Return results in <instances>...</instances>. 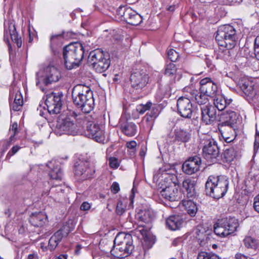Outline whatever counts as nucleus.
I'll use <instances>...</instances> for the list:
<instances>
[{
  "mask_svg": "<svg viewBox=\"0 0 259 259\" xmlns=\"http://www.w3.org/2000/svg\"><path fill=\"white\" fill-rule=\"evenodd\" d=\"M73 103L84 113L90 112L94 107L93 93L88 86L78 84L72 89Z\"/></svg>",
  "mask_w": 259,
  "mask_h": 259,
  "instance_id": "1",
  "label": "nucleus"
},
{
  "mask_svg": "<svg viewBox=\"0 0 259 259\" xmlns=\"http://www.w3.org/2000/svg\"><path fill=\"white\" fill-rule=\"evenodd\" d=\"M114 244L111 253L119 258H124L131 254L135 247L132 235L123 232L119 233L116 235Z\"/></svg>",
  "mask_w": 259,
  "mask_h": 259,
  "instance_id": "2",
  "label": "nucleus"
},
{
  "mask_svg": "<svg viewBox=\"0 0 259 259\" xmlns=\"http://www.w3.org/2000/svg\"><path fill=\"white\" fill-rule=\"evenodd\" d=\"M229 183L226 176H210L205 183L206 194L214 199H220L227 192Z\"/></svg>",
  "mask_w": 259,
  "mask_h": 259,
  "instance_id": "3",
  "label": "nucleus"
},
{
  "mask_svg": "<svg viewBox=\"0 0 259 259\" xmlns=\"http://www.w3.org/2000/svg\"><path fill=\"white\" fill-rule=\"evenodd\" d=\"M84 49L80 42L70 44L64 47L63 56L67 69L71 70L79 66L84 56Z\"/></svg>",
  "mask_w": 259,
  "mask_h": 259,
  "instance_id": "4",
  "label": "nucleus"
},
{
  "mask_svg": "<svg viewBox=\"0 0 259 259\" xmlns=\"http://www.w3.org/2000/svg\"><path fill=\"white\" fill-rule=\"evenodd\" d=\"M222 120L218 124V128L226 143H230L234 139V126L238 119V115L233 111L227 110L221 115Z\"/></svg>",
  "mask_w": 259,
  "mask_h": 259,
  "instance_id": "5",
  "label": "nucleus"
},
{
  "mask_svg": "<svg viewBox=\"0 0 259 259\" xmlns=\"http://www.w3.org/2000/svg\"><path fill=\"white\" fill-rule=\"evenodd\" d=\"M215 40L219 46L230 50L234 48L237 41L236 31L230 25L220 26L215 35Z\"/></svg>",
  "mask_w": 259,
  "mask_h": 259,
  "instance_id": "6",
  "label": "nucleus"
},
{
  "mask_svg": "<svg viewBox=\"0 0 259 259\" xmlns=\"http://www.w3.org/2000/svg\"><path fill=\"white\" fill-rule=\"evenodd\" d=\"M239 226L238 220L235 217H226L219 219L214 224V233L221 237H226L237 231Z\"/></svg>",
  "mask_w": 259,
  "mask_h": 259,
  "instance_id": "7",
  "label": "nucleus"
},
{
  "mask_svg": "<svg viewBox=\"0 0 259 259\" xmlns=\"http://www.w3.org/2000/svg\"><path fill=\"white\" fill-rule=\"evenodd\" d=\"M60 77V72L56 67L48 66L36 73V85L43 91L42 84L48 85L56 82Z\"/></svg>",
  "mask_w": 259,
  "mask_h": 259,
  "instance_id": "8",
  "label": "nucleus"
},
{
  "mask_svg": "<svg viewBox=\"0 0 259 259\" xmlns=\"http://www.w3.org/2000/svg\"><path fill=\"white\" fill-rule=\"evenodd\" d=\"M88 61L99 73L105 72L110 65L109 55L100 50L91 51L88 56Z\"/></svg>",
  "mask_w": 259,
  "mask_h": 259,
  "instance_id": "9",
  "label": "nucleus"
},
{
  "mask_svg": "<svg viewBox=\"0 0 259 259\" xmlns=\"http://www.w3.org/2000/svg\"><path fill=\"white\" fill-rule=\"evenodd\" d=\"M76 117L77 116L74 113L66 116H60L56 126L60 134L72 135L76 134L78 130V125L76 122L80 119Z\"/></svg>",
  "mask_w": 259,
  "mask_h": 259,
  "instance_id": "10",
  "label": "nucleus"
},
{
  "mask_svg": "<svg viewBox=\"0 0 259 259\" xmlns=\"http://www.w3.org/2000/svg\"><path fill=\"white\" fill-rule=\"evenodd\" d=\"M74 226L71 222L66 223L60 229L57 231L49 239L48 248L50 250H54L61 241L63 237L66 236L73 231Z\"/></svg>",
  "mask_w": 259,
  "mask_h": 259,
  "instance_id": "11",
  "label": "nucleus"
},
{
  "mask_svg": "<svg viewBox=\"0 0 259 259\" xmlns=\"http://www.w3.org/2000/svg\"><path fill=\"white\" fill-rule=\"evenodd\" d=\"M62 94L52 92L46 96L45 104L50 114H56L60 113L62 107Z\"/></svg>",
  "mask_w": 259,
  "mask_h": 259,
  "instance_id": "12",
  "label": "nucleus"
},
{
  "mask_svg": "<svg viewBox=\"0 0 259 259\" xmlns=\"http://www.w3.org/2000/svg\"><path fill=\"white\" fill-rule=\"evenodd\" d=\"M203 148L204 157L208 161L213 162L219 156L220 151L215 141L213 139L207 140Z\"/></svg>",
  "mask_w": 259,
  "mask_h": 259,
  "instance_id": "13",
  "label": "nucleus"
},
{
  "mask_svg": "<svg viewBox=\"0 0 259 259\" xmlns=\"http://www.w3.org/2000/svg\"><path fill=\"white\" fill-rule=\"evenodd\" d=\"M95 172V170L94 166L88 161H81L79 163L75 165V175L81 176L83 179L91 178Z\"/></svg>",
  "mask_w": 259,
  "mask_h": 259,
  "instance_id": "14",
  "label": "nucleus"
},
{
  "mask_svg": "<svg viewBox=\"0 0 259 259\" xmlns=\"http://www.w3.org/2000/svg\"><path fill=\"white\" fill-rule=\"evenodd\" d=\"M201 119L206 124H211L217 119V110L210 104L201 106Z\"/></svg>",
  "mask_w": 259,
  "mask_h": 259,
  "instance_id": "15",
  "label": "nucleus"
},
{
  "mask_svg": "<svg viewBox=\"0 0 259 259\" xmlns=\"http://www.w3.org/2000/svg\"><path fill=\"white\" fill-rule=\"evenodd\" d=\"M200 91L208 96L213 98L217 96L218 93L217 85L210 78L206 77L200 81Z\"/></svg>",
  "mask_w": 259,
  "mask_h": 259,
  "instance_id": "16",
  "label": "nucleus"
},
{
  "mask_svg": "<svg viewBox=\"0 0 259 259\" xmlns=\"http://www.w3.org/2000/svg\"><path fill=\"white\" fill-rule=\"evenodd\" d=\"M179 114L182 117L190 119L192 114V105L188 95L179 97Z\"/></svg>",
  "mask_w": 259,
  "mask_h": 259,
  "instance_id": "17",
  "label": "nucleus"
},
{
  "mask_svg": "<svg viewBox=\"0 0 259 259\" xmlns=\"http://www.w3.org/2000/svg\"><path fill=\"white\" fill-rule=\"evenodd\" d=\"M201 159L198 156L189 158L182 165L183 171L187 175H192L199 169Z\"/></svg>",
  "mask_w": 259,
  "mask_h": 259,
  "instance_id": "18",
  "label": "nucleus"
},
{
  "mask_svg": "<svg viewBox=\"0 0 259 259\" xmlns=\"http://www.w3.org/2000/svg\"><path fill=\"white\" fill-rule=\"evenodd\" d=\"M149 76L144 72H136L131 75L132 85L136 89H142L146 86L148 82Z\"/></svg>",
  "mask_w": 259,
  "mask_h": 259,
  "instance_id": "19",
  "label": "nucleus"
},
{
  "mask_svg": "<svg viewBox=\"0 0 259 259\" xmlns=\"http://www.w3.org/2000/svg\"><path fill=\"white\" fill-rule=\"evenodd\" d=\"M119 124L122 132L126 136L132 137L136 135L137 127L134 123L128 122L125 119L122 118L120 119Z\"/></svg>",
  "mask_w": 259,
  "mask_h": 259,
  "instance_id": "20",
  "label": "nucleus"
},
{
  "mask_svg": "<svg viewBox=\"0 0 259 259\" xmlns=\"http://www.w3.org/2000/svg\"><path fill=\"white\" fill-rule=\"evenodd\" d=\"M47 165L51 169L49 174L50 177L54 180H61L63 174L59 162L53 160Z\"/></svg>",
  "mask_w": 259,
  "mask_h": 259,
  "instance_id": "21",
  "label": "nucleus"
},
{
  "mask_svg": "<svg viewBox=\"0 0 259 259\" xmlns=\"http://www.w3.org/2000/svg\"><path fill=\"white\" fill-rule=\"evenodd\" d=\"M29 222L34 227H42L47 222V216L42 212L32 213L30 216Z\"/></svg>",
  "mask_w": 259,
  "mask_h": 259,
  "instance_id": "22",
  "label": "nucleus"
},
{
  "mask_svg": "<svg viewBox=\"0 0 259 259\" xmlns=\"http://www.w3.org/2000/svg\"><path fill=\"white\" fill-rule=\"evenodd\" d=\"M142 16L130 8H127L125 13V21L132 25H138L142 22Z\"/></svg>",
  "mask_w": 259,
  "mask_h": 259,
  "instance_id": "23",
  "label": "nucleus"
},
{
  "mask_svg": "<svg viewBox=\"0 0 259 259\" xmlns=\"http://www.w3.org/2000/svg\"><path fill=\"white\" fill-rule=\"evenodd\" d=\"M213 98L214 107L215 108H217L219 111L224 110L232 102V99H228L222 95H217Z\"/></svg>",
  "mask_w": 259,
  "mask_h": 259,
  "instance_id": "24",
  "label": "nucleus"
},
{
  "mask_svg": "<svg viewBox=\"0 0 259 259\" xmlns=\"http://www.w3.org/2000/svg\"><path fill=\"white\" fill-rule=\"evenodd\" d=\"M5 35H10L12 40L16 44L18 48H20L22 46V40L20 37H19L16 31L14 25L11 24L9 25L8 29L5 30Z\"/></svg>",
  "mask_w": 259,
  "mask_h": 259,
  "instance_id": "25",
  "label": "nucleus"
},
{
  "mask_svg": "<svg viewBox=\"0 0 259 259\" xmlns=\"http://www.w3.org/2000/svg\"><path fill=\"white\" fill-rule=\"evenodd\" d=\"M191 119H187L185 127L181 128L179 131V140L182 142H188L191 138Z\"/></svg>",
  "mask_w": 259,
  "mask_h": 259,
  "instance_id": "26",
  "label": "nucleus"
},
{
  "mask_svg": "<svg viewBox=\"0 0 259 259\" xmlns=\"http://www.w3.org/2000/svg\"><path fill=\"white\" fill-rule=\"evenodd\" d=\"M101 116H95V117L93 118L94 121L92 122L89 123V124L87 125V134L89 138H92L93 139H95V134L100 129V127L97 124L95 123V121H98L100 120V118H101Z\"/></svg>",
  "mask_w": 259,
  "mask_h": 259,
  "instance_id": "27",
  "label": "nucleus"
},
{
  "mask_svg": "<svg viewBox=\"0 0 259 259\" xmlns=\"http://www.w3.org/2000/svg\"><path fill=\"white\" fill-rule=\"evenodd\" d=\"M182 205L191 217L195 215L197 208L196 204L193 201L190 199H184L182 201Z\"/></svg>",
  "mask_w": 259,
  "mask_h": 259,
  "instance_id": "28",
  "label": "nucleus"
},
{
  "mask_svg": "<svg viewBox=\"0 0 259 259\" xmlns=\"http://www.w3.org/2000/svg\"><path fill=\"white\" fill-rule=\"evenodd\" d=\"M194 181L188 178L185 179L182 183V188L187 192L186 195L188 198L192 197L194 194Z\"/></svg>",
  "mask_w": 259,
  "mask_h": 259,
  "instance_id": "29",
  "label": "nucleus"
},
{
  "mask_svg": "<svg viewBox=\"0 0 259 259\" xmlns=\"http://www.w3.org/2000/svg\"><path fill=\"white\" fill-rule=\"evenodd\" d=\"M192 96L195 99L196 102L201 106L210 104L207 98L208 96L201 91L198 92V91H195L192 92Z\"/></svg>",
  "mask_w": 259,
  "mask_h": 259,
  "instance_id": "30",
  "label": "nucleus"
},
{
  "mask_svg": "<svg viewBox=\"0 0 259 259\" xmlns=\"http://www.w3.org/2000/svg\"><path fill=\"white\" fill-rule=\"evenodd\" d=\"M23 105V100L21 93L17 91L14 102L10 104V108L15 111H19Z\"/></svg>",
  "mask_w": 259,
  "mask_h": 259,
  "instance_id": "31",
  "label": "nucleus"
},
{
  "mask_svg": "<svg viewBox=\"0 0 259 259\" xmlns=\"http://www.w3.org/2000/svg\"><path fill=\"white\" fill-rule=\"evenodd\" d=\"M139 223H145L148 225L152 220V215L148 210H141L137 215Z\"/></svg>",
  "mask_w": 259,
  "mask_h": 259,
  "instance_id": "32",
  "label": "nucleus"
},
{
  "mask_svg": "<svg viewBox=\"0 0 259 259\" xmlns=\"http://www.w3.org/2000/svg\"><path fill=\"white\" fill-rule=\"evenodd\" d=\"M167 227L171 231H176L178 229V215H171L166 220Z\"/></svg>",
  "mask_w": 259,
  "mask_h": 259,
  "instance_id": "33",
  "label": "nucleus"
},
{
  "mask_svg": "<svg viewBox=\"0 0 259 259\" xmlns=\"http://www.w3.org/2000/svg\"><path fill=\"white\" fill-rule=\"evenodd\" d=\"M128 202L127 198H122L118 200L116 208L117 214L122 215L125 212Z\"/></svg>",
  "mask_w": 259,
  "mask_h": 259,
  "instance_id": "34",
  "label": "nucleus"
},
{
  "mask_svg": "<svg viewBox=\"0 0 259 259\" xmlns=\"http://www.w3.org/2000/svg\"><path fill=\"white\" fill-rule=\"evenodd\" d=\"M240 84V88L244 93L247 96H251L254 94V89L252 83L248 80L244 81Z\"/></svg>",
  "mask_w": 259,
  "mask_h": 259,
  "instance_id": "35",
  "label": "nucleus"
},
{
  "mask_svg": "<svg viewBox=\"0 0 259 259\" xmlns=\"http://www.w3.org/2000/svg\"><path fill=\"white\" fill-rule=\"evenodd\" d=\"M163 191L166 192L165 197L166 199L168 200L170 202H177L178 194V188L177 187L172 190V192H171L169 188H168V190H165Z\"/></svg>",
  "mask_w": 259,
  "mask_h": 259,
  "instance_id": "36",
  "label": "nucleus"
},
{
  "mask_svg": "<svg viewBox=\"0 0 259 259\" xmlns=\"http://www.w3.org/2000/svg\"><path fill=\"white\" fill-rule=\"evenodd\" d=\"M243 241L245 246L247 248L256 249L257 246V241L250 236L246 237Z\"/></svg>",
  "mask_w": 259,
  "mask_h": 259,
  "instance_id": "37",
  "label": "nucleus"
},
{
  "mask_svg": "<svg viewBox=\"0 0 259 259\" xmlns=\"http://www.w3.org/2000/svg\"><path fill=\"white\" fill-rule=\"evenodd\" d=\"M235 151L233 148L226 149L224 152V157L227 162H231L235 157Z\"/></svg>",
  "mask_w": 259,
  "mask_h": 259,
  "instance_id": "38",
  "label": "nucleus"
},
{
  "mask_svg": "<svg viewBox=\"0 0 259 259\" xmlns=\"http://www.w3.org/2000/svg\"><path fill=\"white\" fill-rule=\"evenodd\" d=\"M197 259H220V258L214 253L201 251L198 253Z\"/></svg>",
  "mask_w": 259,
  "mask_h": 259,
  "instance_id": "39",
  "label": "nucleus"
},
{
  "mask_svg": "<svg viewBox=\"0 0 259 259\" xmlns=\"http://www.w3.org/2000/svg\"><path fill=\"white\" fill-rule=\"evenodd\" d=\"M151 227L149 225H146L143 223H139L138 226L136 229L137 232H140L143 237L148 235L150 233V229Z\"/></svg>",
  "mask_w": 259,
  "mask_h": 259,
  "instance_id": "40",
  "label": "nucleus"
},
{
  "mask_svg": "<svg viewBox=\"0 0 259 259\" xmlns=\"http://www.w3.org/2000/svg\"><path fill=\"white\" fill-rule=\"evenodd\" d=\"M144 242V246H145L147 248H150L152 247L153 245L155 243V238L154 236L150 234H148V235L145 236L143 237Z\"/></svg>",
  "mask_w": 259,
  "mask_h": 259,
  "instance_id": "41",
  "label": "nucleus"
},
{
  "mask_svg": "<svg viewBox=\"0 0 259 259\" xmlns=\"http://www.w3.org/2000/svg\"><path fill=\"white\" fill-rule=\"evenodd\" d=\"M152 106L151 102H148L146 104H140L137 106L136 110L140 114H144L146 111L148 110Z\"/></svg>",
  "mask_w": 259,
  "mask_h": 259,
  "instance_id": "42",
  "label": "nucleus"
},
{
  "mask_svg": "<svg viewBox=\"0 0 259 259\" xmlns=\"http://www.w3.org/2000/svg\"><path fill=\"white\" fill-rule=\"evenodd\" d=\"M177 70V66L174 63V62L169 63L165 69V74L168 75H171L176 73Z\"/></svg>",
  "mask_w": 259,
  "mask_h": 259,
  "instance_id": "43",
  "label": "nucleus"
},
{
  "mask_svg": "<svg viewBox=\"0 0 259 259\" xmlns=\"http://www.w3.org/2000/svg\"><path fill=\"white\" fill-rule=\"evenodd\" d=\"M63 37L61 34L54 35L50 38V46L53 48L56 45H58L62 40Z\"/></svg>",
  "mask_w": 259,
  "mask_h": 259,
  "instance_id": "44",
  "label": "nucleus"
},
{
  "mask_svg": "<svg viewBox=\"0 0 259 259\" xmlns=\"http://www.w3.org/2000/svg\"><path fill=\"white\" fill-rule=\"evenodd\" d=\"M95 135V141L99 143H103L105 140L104 132L101 127L96 133Z\"/></svg>",
  "mask_w": 259,
  "mask_h": 259,
  "instance_id": "45",
  "label": "nucleus"
},
{
  "mask_svg": "<svg viewBox=\"0 0 259 259\" xmlns=\"http://www.w3.org/2000/svg\"><path fill=\"white\" fill-rule=\"evenodd\" d=\"M167 56L171 62H175L178 59V53L172 49L168 50Z\"/></svg>",
  "mask_w": 259,
  "mask_h": 259,
  "instance_id": "46",
  "label": "nucleus"
},
{
  "mask_svg": "<svg viewBox=\"0 0 259 259\" xmlns=\"http://www.w3.org/2000/svg\"><path fill=\"white\" fill-rule=\"evenodd\" d=\"M126 146L128 148V149L130 150V154L131 155H134L136 152V148L137 146L136 142L135 141H131L130 142H128L126 144Z\"/></svg>",
  "mask_w": 259,
  "mask_h": 259,
  "instance_id": "47",
  "label": "nucleus"
},
{
  "mask_svg": "<svg viewBox=\"0 0 259 259\" xmlns=\"http://www.w3.org/2000/svg\"><path fill=\"white\" fill-rule=\"evenodd\" d=\"M12 141L13 140H11L10 139H9V140H3L0 142V147H1V150L3 153L8 149Z\"/></svg>",
  "mask_w": 259,
  "mask_h": 259,
  "instance_id": "48",
  "label": "nucleus"
},
{
  "mask_svg": "<svg viewBox=\"0 0 259 259\" xmlns=\"http://www.w3.org/2000/svg\"><path fill=\"white\" fill-rule=\"evenodd\" d=\"M254 52L256 58L259 60V37H256L254 41Z\"/></svg>",
  "mask_w": 259,
  "mask_h": 259,
  "instance_id": "49",
  "label": "nucleus"
},
{
  "mask_svg": "<svg viewBox=\"0 0 259 259\" xmlns=\"http://www.w3.org/2000/svg\"><path fill=\"white\" fill-rule=\"evenodd\" d=\"M18 125L16 122L13 123L10 126V133L11 134V136L10 139L11 140H13L14 138V136H15L17 131Z\"/></svg>",
  "mask_w": 259,
  "mask_h": 259,
  "instance_id": "50",
  "label": "nucleus"
},
{
  "mask_svg": "<svg viewBox=\"0 0 259 259\" xmlns=\"http://www.w3.org/2000/svg\"><path fill=\"white\" fill-rule=\"evenodd\" d=\"M127 11V8L124 7H120L117 10V14L122 19L125 21V13Z\"/></svg>",
  "mask_w": 259,
  "mask_h": 259,
  "instance_id": "51",
  "label": "nucleus"
},
{
  "mask_svg": "<svg viewBox=\"0 0 259 259\" xmlns=\"http://www.w3.org/2000/svg\"><path fill=\"white\" fill-rule=\"evenodd\" d=\"M109 164L111 168H117L119 165V163L117 158L110 157L109 159Z\"/></svg>",
  "mask_w": 259,
  "mask_h": 259,
  "instance_id": "52",
  "label": "nucleus"
},
{
  "mask_svg": "<svg viewBox=\"0 0 259 259\" xmlns=\"http://www.w3.org/2000/svg\"><path fill=\"white\" fill-rule=\"evenodd\" d=\"M253 207L255 211L259 213V194L254 198Z\"/></svg>",
  "mask_w": 259,
  "mask_h": 259,
  "instance_id": "53",
  "label": "nucleus"
},
{
  "mask_svg": "<svg viewBox=\"0 0 259 259\" xmlns=\"http://www.w3.org/2000/svg\"><path fill=\"white\" fill-rule=\"evenodd\" d=\"M20 149V147L17 145L13 146L7 154V157H11L16 154Z\"/></svg>",
  "mask_w": 259,
  "mask_h": 259,
  "instance_id": "54",
  "label": "nucleus"
},
{
  "mask_svg": "<svg viewBox=\"0 0 259 259\" xmlns=\"http://www.w3.org/2000/svg\"><path fill=\"white\" fill-rule=\"evenodd\" d=\"M120 190L119 185L117 182H113L111 187V191L114 194L117 193Z\"/></svg>",
  "mask_w": 259,
  "mask_h": 259,
  "instance_id": "55",
  "label": "nucleus"
},
{
  "mask_svg": "<svg viewBox=\"0 0 259 259\" xmlns=\"http://www.w3.org/2000/svg\"><path fill=\"white\" fill-rule=\"evenodd\" d=\"M169 136L172 138H174V140H177L178 139V132L177 131V127H174V128L170 132Z\"/></svg>",
  "mask_w": 259,
  "mask_h": 259,
  "instance_id": "56",
  "label": "nucleus"
},
{
  "mask_svg": "<svg viewBox=\"0 0 259 259\" xmlns=\"http://www.w3.org/2000/svg\"><path fill=\"white\" fill-rule=\"evenodd\" d=\"M91 208V204L87 202H84L80 206V209L82 210H88Z\"/></svg>",
  "mask_w": 259,
  "mask_h": 259,
  "instance_id": "57",
  "label": "nucleus"
},
{
  "mask_svg": "<svg viewBox=\"0 0 259 259\" xmlns=\"http://www.w3.org/2000/svg\"><path fill=\"white\" fill-rule=\"evenodd\" d=\"M194 91H195L194 90H192V89L191 88V87H185L183 89V92L186 93H187V94H186L184 97H186V95H188L189 96V97H190V95L189 94L192 95V92H193Z\"/></svg>",
  "mask_w": 259,
  "mask_h": 259,
  "instance_id": "58",
  "label": "nucleus"
},
{
  "mask_svg": "<svg viewBox=\"0 0 259 259\" xmlns=\"http://www.w3.org/2000/svg\"><path fill=\"white\" fill-rule=\"evenodd\" d=\"M254 149L259 147V133H256L254 143Z\"/></svg>",
  "mask_w": 259,
  "mask_h": 259,
  "instance_id": "59",
  "label": "nucleus"
},
{
  "mask_svg": "<svg viewBox=\"0 0 259 259\" xmlns=\"http://www.w3.org/2000/svg\"><path fill=\"white\" fill-rule=\"evenodd\" d=\"M241 0H223L224 3H226V5H234L236 3H239Z\"/></svg>",
  "mask_w": 259,
  "mask_h": 259,
  "instance_id": "60",
  "label": "nucleus"
},
{
  "mask_svg": "<svg viewBox=\"0 0 259 259\" xmlns=\"http://www.w3.org/2000/svg\"><path fill=\"white\" fill-rule=\"evenodd\" d=\"M156 117V115L153 113V112H151L150 113H148L146 114L147 120L148 121L150 120V118H155Z\"/></svg>",
  "mask_w": 259,
  "mask_h": 259,
  "instance_id": "61",
  "label": "nucleus"
},
{
  "mask_svg": "<svg viewBox=\"0 0 259 259\" xmlns=\"http://www.w3.org/2000/svg\"><path fill=\"white\" fill-rule=\"evenodd\" d=\"M235 259H248V257L241 253H237L235 255Z\"/></svg>",
  "mask_w": 259,
  "mask_h": 259,
  "instance_id": "62",
  "label": "nucleus"
},
{
  "mask_svg": "<svg viewBox=\"0 0 259 259\" xmlns=\"http://www.w3.org/2000/svg\"><path fill=\"white\" fill-rule=\"evenodd\" d=\"M27 259H38V255L36 253H31L28 255Z\"/></svg>",
  "mask_w": 259,
  "mask_h": 259,
  "instance_id": "63",
  "label": "nucleus"
},
{
  "mask_svg": "<svg viewBox=\"0 0 259 259\" xmlns=\"http://www.w3.org/2000/svg\"><path fill=\"white\" fill-rule=\"evenodd\" d=\"M58 259H67V255L61 254L58 256Z\"/></svg>",
  "mask_w": 259,
  "mask_h": 259,
  "instance_id": "64",
  "label": "nucleus"
}]
</instances>
